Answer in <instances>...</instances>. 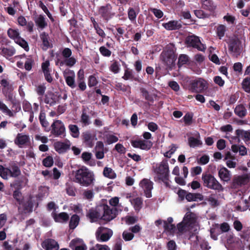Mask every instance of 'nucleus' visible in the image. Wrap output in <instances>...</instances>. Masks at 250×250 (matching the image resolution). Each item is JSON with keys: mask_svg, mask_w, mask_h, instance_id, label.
Masks as SVG:
<instances>
[{"mask_svg": "<svg viewBox=\"0 0 250 250\" xmlns=\"http://www.w3.org/2000/svg\"><path fill=\"white\" fill-rule=\"evenodd\" d=\"M94 180L93 173L85 167H83L75 172L74 181L82 186L88 187Z\"/></svg>", "mask_w": 250, "mask_h": 250, "instance_id": "1", "label": "nucleus"}, {"mask_svg": "<svg viewBox=\"0 0 250 250\" xmlns=\"http://www.w3.org/2000/svg\"><path fill=\"white\" fill-rule=\"evenodd\" d=\"M174 46L170 44L167 45L161 54V59L167 68L172 69L175 64L177 58Z\"/></svg>", "mask_w": 250, "mask_h": 250, "instance_id": "2", "label": "nucleus"}, {"mask_svg": "<svg viewBox=\"0 0 250 250\" xmlns=\"http://www.w3.org/2000/svg\"><path fill=\"white\" fill-rule=\"evenodd\" d=\"M202 180L204 187L214 190L218 192L224 191V188L218 181L210 173L205 172L202 175Z\"/></svg>", "mask_w": 250, "mask_h": 250, "instance_id": "3", "label": "nucleus"}, {"mask_svg": "<svg viewBox=\"0 0 250 250\" xmlns=\"http://www.w3.org/2000/svg\"><path fill=\"white\" fill-rule=\"evenodd\" d=\"M101 211L102 212L101 219L107 222L114 219L118 213L116 208L110 207L106 204L100 206Z\"/></svg>", "mask_w": 250, "mask_h": 250, "instance_id": "4", "label": "nucleus"}, {"mask_svg": "<svg viewBox=\"0 0 250 250\" xmlns=\"http://www.w3.org/2000/svg\"><path fill=\"white\" fill-rule=\"evenodd\" d=\"M98 12L103 20L106 22L115 16V13L113 11V6L109 3L100 6Z\"/></svg>", "mask_w": 250, "mask_h": 250, "instance_id": "5", "label": "nucleus"}, {"mask_svg": "<svg viewBox=\"0 0 250 250\" xmlns=\"http://www.w3.org/2000/svg\"><path fill=\"white\" fill-rule=\"evenodd\" d=\"M207 88V82L202 78L191 81L189 85V89L197 93H203Z\"/></svg>", "mask_w": 250, "mask_h": 250, "instance_id": "6", "label": "nucleus"}, {"mask_svg": "<svg viewBox=\"0 0 250 250\" xmlns=\"http://www.w3.org/2000/svg\"><path fill=\"white\" fill-rule=\"evenodd\" d=\"M228 49L229 52L233 53V56L237 58L242 51L241 41L236 38L230 39L228 42Z\"/></svg>", "mask_w": 250, "mask_h": 250, "instance_id": "7", "label": "nucleus"}, {"mask_svg": "<svg viewBox=\"0 0 250 250\" xmlns=\"http://www.w3.org/2000/svg\"><path fill=\"white\" fill-rule=\"evenodd\" d=\"M185 43L188 46L196 48L199 51H204L206 48L205 45L201 42L199 38L194 35L187 37Z\"/></svg>", "mask_w": 250, "mask_h": 250, "instance_id": "8", "label": "nucleus"}, {"mask_svg": "<svg viewBox=\"0 0 250 250\" xmlns=\"http://www.w3.org/2000/svg\"><path fill=\"white\" fill-rule=\"evenodd\" d=\"M113 235L112 230L108 228L100 227L97 229L95 235L96 239L99 242H106Z\"/></svg>", "mask_w": 250, "mask_h": 250, "instance_id": "9", "label": "nucleus"}, {"mask_svg": "<svg viewBox=\"0 0 250 250\" xmlns=\"http://www.w3.org/2000/svg\"><path fill=\"white\" fill-rule=\"evenodd\" d=\"M155 172L157 174V178L159 180L163 179H169V167L167 161H162L159 166L156 168Z\"/></svg>", "mask_w": 250, "mask_h": 250, "instance_id": "10", "label": "nucleus"}, {"mask_svg": "<svg viewBox=\"0 0 250 250\" xmlns=\"http://www.w3.org/2000/svg\"><path fill=\"white\" fill-rule=\"evenodd\" d=\"M51 133L55 137L65 136V128L63 123L60 120H56L51 125Z\"/></svg>", "mask_w": 250, "mask_h": 250, "instance_id": "11", "label": "nucleus"}, {"mask_svg": "<svg viewBox=\"0 0 250 250\" xmlns=\"http://www.w3.org/2000/svg\"><path fill=\"white\" fill-rule=\"evenodd\" d=\"M130 143L133 147L147 151L150 150L153 146L152 142L149 140H135L131 141Z\"/></svg>", "mask_w": 250, "mask_h": 250, "instance_id": "12", "label": "nucleus"}, {"mask_svg": "<svg viewBox=\"0 0 250 250\" xmlns=\"http://www.w3.org/2000/svg\"><path fill=\"white\" fill-rule=\"evenodd\" d=\"M249 178L250 176L248 174L235 176L231 184V188H236L242 185H246L249 182Z\"/></svg>", "mask_w": 250, "mask_h": 250, "instance_id": "13", "label": "nucleus"}, {"mask_svg": "<svg viewBox=\"0 0 250 250\" xmlns=\"http://www.w3.org/2000/svg\"><path fill=\"white\" fill-rule=\"evenodd\" d=\"M63 77L68 86L73 89L76 87L75 74L73 70L70 69L66 70L63 72Z\"/></svg>", "mask_w": 250, "mask_h": 250, "instance_id": "14", "label": "nucleus"}, {"mask_svg": "<svg viewBox=\"0 0 250 250\" xmlns=\"http://www.w3.org/2000/svg\"><path fill=\"white\" fill-rule=\"evenodd\" d=\"M140 185L143 188L146 197L150 198L152 196L151 190L153 189V182L149 179L145 178L141 181Z\"/></svg>", "mask_w": 250, "mask_h": 250, "instance_id": "15", "label": "nucleus"}, {"mask_svg": "<svg viewBox=\"0 0 250 250\" xmlns=\"http://www.w3.org/2000/svg\"><path fill=\"white\" fill-rule=\"evenodd\" d=\"M102 214V212L101 211L100 206H99L96 209H90L86 214V217L89 219L90 222L93 223L101 219Z\"/></svg>", "mask_w": 250, "mask_h": 250, "instance_id": "16", "label": "nucleus"}, {"mask_svg": "<svg viewBox=\"0 0 250 250\" xmlns=\"http://www.w3.org/2000/svg\"><path fill=\"white\" fill-rule=\"evenodd\" d=\"M42 247L45 250H59V245L54 239L48 238L44 240L41 244Z\"/></svg>", "mask_w": 250, "mask_h": 250, "instance_id": "17", "label": "nucleus"}, {"mask_svg": "<svg viewBox=\"0 0 250 250\" xmlns=\"http://www.w3.org/2000/svg\"><path fill=\"white\" fill-rule=\"evenodd\" d=\"M7 173H9L12 177H17L21 174V169L15 162L12 161L9 163V167H6Z\"/></svg>", "mask_w": 250, "mask_h": 250, "instance_id": "18", "label": "nucleus"}, {"mask_svg": "<svg viewBox=\"0 0 250 250\" xmlns=\"http://www.w3.org/2000/svg\"><path fill=\"white\" fill-rule=\"evenodd\" d=\"M83 143L87 147L92 148L94 146V136L89 131L83 132L82 135Z\"/></svg>", "mask_w": 250, "mask_h": 250, "instance_id": "19", "label": "nucleus"}, {"mask_svg": "<svg viewBox=\"0 0 250 250\" xmlns=\"http://www.w3.org/2000/svg\"><path fill=\"white\" fill-rule=\"evenodd\" d=\"M30 142L29 136L22 133H18L14 140L15 144L20 147Z\"/></svg>", "mask_w": 250, "mask_h": 250, "instance_id": "20", "label": "nucleus"}, {"mask_svg": "<svg viewBox=\"0 0 250 250\" xmlns=\"http://www.w3.org/2000/svg\"><path fill=\"white\" fill-rule=\"evenodd\" d=\"M21 205L23 207V209H21L20 206L18 208V212L20 214L22 215L27 213H31L33 211V203L31 199L28 200L26 203H23Z\"/></svg>", "mask_w": 250, "mask_h": 250, "instance_id": "21", "label": "nucleus"}, {"mask_svg": "<svg viewBox=\"0 0 250 250\" xmlns=\"http://www.w3.org/2000/svg\"><path fill=\"white\" fill-rule=\"evenodd\" d=\"M183 220L188 226L192 227L197 221V216L193 212H188L185 214Z\"/></svg>", "mask_w": 250, "mask_h": 250, "instance_id": "22", "label": "nucleus"}, {"mask_svg": "<svg viewBox=\"0 0 250 250\" xmlns=\"http://www.w3.org/2000/svg\"><path fill=\"white\" fill-rule=\"evenodd\" d=\"M34 21L39 29L42 30L48 25L47 19L44 16L39 15L34 18Z\"/></svg>", "mask_w": 250, "mask_h": 250, "instance_id": "23", "label": "nucleus"}, {"mask_svg": "<svg viewBox=\"0 0 250 250\" xmlns=\"http://www.w3.org/2000/svg\"><path fill=\"white\" fill-rule=\"evenodd\" d=\"M218 176L221 181L229 182L231 177L230 171L226 167H222L218 171Z\"/></svg>", "mask_w": 250, "mask_h": 250, "instance_id": "24", "label": "nucleus"}, {"mask_svg": "<svg viewBox=\"0 0 250 250\" xmlns=\"http://www.w3.org/2000/svg\"><path fill=\"white\" fill-rule=\"evenodd\" d=\"M59 102V98L52 92H48L45 96L44 102L50 106H53Z\"/></svg>", "mask_w": 250, "mask_h": 250, "instance_id": "25", "label": "nucleus"}, {"mask_svg": "<svg viewBox=\"0 0 250 250\" xmlns=\"http://www.w3.org/2000/svg\"><path fill=\"white\" fill-rule=\"evenodd\" d=\"M70 144L64 142H57L54 144L55 150L59 153H64L70 149Z\"/></svg>", "mask_w": 250, "mask_h": 250, "instance_id": "26", "label": "nucleus"}, {"mask_svg": "<svg viewBox=\"0 0 250 250\" xmlns=\"http://www.w3.org/2000/svg\"><path fill=\"white\" fill-rule=\"evenodd\" d=\"M52 216L56 222H66L69 219L68 214L65 212L57 214L55 211H53L52 213Z\"/></svg>", "mask_w": 250, "mask_h": 250, "instance_id": "27", "label": "nucleus"}, {"mask_svg": "<svg viewBox=\"0 0 250 250\" xmlns=\"http://www.w3.org/2000/svg\"><path fill=\"white\" fill-rule=\"evenodd\" d=\"M163 27L168 30L179 29L182 27V24L177 21H170L167 23H163Z\"/></svg>", "mask_w": 250, "mask_h": 250, "instance_id": "28", "label": "nucleus"}, {"mask_svg": "<svg viewBox=\"0 0 250 250\" xmlns=\"http://www.w3.org/2000/svg\"><path fill=\"white\" fill-rule=\"evenodd\" d=\"M40 36L41 40L42 42L43 49L46 50L47 49L52 47V44L49 42V37L47 33L43 32L40 34Z\"/></svg>", "mask_w": 250, "mask_h": 250, "instance_id": "29", "label": "nucleus"}, {"mask_svg": "<svg viewBox=\"0 0 250 250\" xmlns=\"http://www.w3.org/2000/svg\"><path fill=\"white\" fill-rule=\"evenodd\" d=\"M15 53L16 50L12 46L8 47H1L0 48V54L5 57H12Z\"/></svg>", "mask_w": 250, "mask_h": 250, "instance_id": "30", "label": "nucleus"}, {"mask_svg": "<svg viewBox=\"0 0 250 250\" xmlns=\"http://www.w3.org/2000/svg\"><path fill=\"white\" fill-rule=\"evenodd\" d=\"M202 7L205 10L212 12L216 9V6L212 0H201Z\"/></svg>", "mask_w": 250, "mask_h": 250, "instance_id": "31", "label": "nucleus"}, {"mask_svg": "<svg viewBox=\"0 0 250 250\" xmlns=\"http://www.w3.org/2000/svg\"><path fill=\"white\" fill-rule=\"evenodd\" d=\"M130 202L136 212H139L141 210L143 204V200L141 197H137L133 198L130 200Z\"/></svg>", "mask_w": 250, "mask_h": 250, "instance_id": "32", "label": "nucleus"}, {"mask_svg": "<svg viewBox=\"0 0 250 250\" xmlns=\"http://www.w3.org/2000/svg\"><path fill=\"white\" fill-rule=\"evenodd\" d=\"M234 111L237 116L241 118L246 116L247 114V111L245 106L242 104L236 105Z\"/></svg>", "mask_w": 250, "mask_h": 250, "instance_id": "33", "label": "nucleus"}, {"mask_svg": "<svg viewBox=\"0 0 250 250\" xmlns=\"http://www.w3.org/2000/svg\"><path fill=\"white\" fill-rule=\"evenodd\" d=\"M203 198V196L199 193L188 192L186 196V200L188 202L202 201Z\"/></svg>", "mask_w": 250, "mask_h": 250, "instance_id": "34", "label": "nucleus"}, {"mask_svg": "<svg viewBox=\"0 0 250 250\" xmlns=\"http://www.w3.org/2000/svg\"><path fill=\"white\" fill-rule=\"evenodd\" d=\"M139 90L141 93L142 97L146 101L153 103L154 99L153 95L149 93V92L144 87H140Z\"/></svg>", "mask_w": 250, "mask_h": 250, "instance_id": "35", "label": "nucleus"}, {"mask_svg": "<svg viewBox=\"0 0 250 250\" xmlns=\"http://www.w3.org/2000/svg\"><path fill=\"white\" fill-rule=\"evenodd\" d=\"M236 134L238 136H241L245 142L250 141V132L249 131L237 129L236 130Z\"/></svg>", "mask_w": 250, "mask_h": 250, "instance_id": "36", "label": "nucleus"}, {"mask_svg": "<svg viewBox=\"0 0 250 250\" xmlns=\"http://www.w3.org/2000/svg\"><path fill=\"white\" fill-rule=\"evenodd\" d=\"M241 86L245 92L250 94V76L247 77L243 80Z\"/></svg>", "mask_w": 250, "mask_h": 250, "instance_id": "37", "label": "nucleus"}, {"mask_svg": "<svg viewBox=\"0 0 250 250\" xmlns=\"http://www.w3.org/2000/svg\"><path fill=\"white\" fill-rule=\"evenodd\" d=\"M103 175L104 177L113 179L116 177V173L110 167H105L103 170Z\"/></svg>", "mask_w": 250, "mask_h": 250, "instance_id": "38", "label": "nucleus"}, {"mask_svg": "<svg viewBox=\"0 0 250 250\" xmlns=\"http://www.w3.org/2000/svg\"><path fill=\"white\" fill-rule=\"evenodd\" d=\"M80 217L77 214L73 215L69 221V227L71 229H74L79 224Z\"/></svg>", "mask_w": 250, "mask_h": 250, "instance_id": "39", "label": "nucleus"}, {"mask_svg": "<svg viewBox=\"0 0 250 250\" xmlns=\"http://www.w3.org/2000/svg\"><path fill=\"white\" fill-rule=\"evenodd\" d=\"M189 61L188 56L186 54H180L178 57L177 65L179 68L188 63Z\"/></svg>", "mask_w": 250, "mask_h": 250, "instance_id": "40", "label": "nucleus"}, {"mask_svg": "<svg viewBox=\"0 0 250 250\" xmlns=\"http://www.w3.org/2000/svg\"><path fill=\"white\" fill-rule=\"evenodd\" d=\"M68 128L70 132L71 136L75 138L79 137L80 135L79 128L76 125H69Z\"/></svg>", "mask_w": 250, "mask_h": 250, "instance_id": "41", "label": "nucleus"}, {"mask_svg": "<svg viewBox=\"0 0 250 250\" xmlns=\"http://www.w3.org/2000/svg\"><path fill=\"white\" fill-rule=\"evenodd\" d=\"M13 197L17 201L18 204H19L20 206L22 204L23 197L21 192L20 191V189H17L13 192Z\"/></svg>", "mask_w": 250, "mask_h": 250, "instance_id": "42", "label": "nucleus"}, {"mask_svg": "<svg viewBox=\"0 0 250 250\" xmlns=\"http://www.w3.org/2000/svg\"><path fill=\"white\" fill-rule=\"evenodd\" d=\"M188 143L189 146L193 148L202 145V142L200 140L193 137H190L188 138Z\"/></svg>", "mask_w": 250, "mask_h": 250, "instance_id": "43", "label": "nucleus"}, {"mask_svg": "<svg viewBox=\"0 0 250 250\" xmlns=\"http://www.w3.org/2000/svg\"><path fill=\"white\" fill-rule=\"evenodd\" d=\"M7 35L10 39H13L15 42L20 37L19 30L12 28H9L8 30Z\"/></svg>", "mask_w": 250, "mask_h": 250, "instance_id": "44", "label": "nucleus"}, {"mask_svg": "<svg viewBox=\"0 0 250 250\" xmlns=\"http://www.w3.org/2000/svg\"><path fill=\"white\" fill-rule=\"evenodd\" d=\"M28 179L25 176H22L20 179L16 181L14 186L15 188L18 189H20L22 188L23 185H24L27 184Z\"/></svg>", "mask_w": 250, "mask_h": 250, "instance_id": "45", "label": "nucleus"}, {"mask_svg": "<svg viewBox=\"0 0 250 250\" xmlns=\"http://www.w3.org/2000/svg\"><path fill=\"white\" fill-rule=\"evenodd\" d=\"M39 7L42 9V10L44 11V12L47 15L48 17L51 20L52 22H54L55 20L49 11L47 7L43 4L42 1L40 0L39 2Z\"/></svg>", "mask_w": 250, "mask_h": 250, "instance_id": "46", "label": "nucleus"}, {"mask_svg": "<svg viewBox=\"0 0 250 250\" xmlns=\"http://www.w3.org/2000/svg\"><path fill=\"white\" fill-rule=\"evenodd\" d=\"M76 62V60L74 57H69L68 58L65 59L64 62H61L60 64L61 66L65 64L66 66L72 67L73 66Z\"/></svg>", "mask_w": 250, "mask_h": 250, "instance_id": "47", "label": "nucleus"}, {"mask_svg": "<svg viewBox=\"0 0 250 250\" xmlns=\"http://www.w3.org/2000/svg\"><path fill=\"white\" fill-rule=\"evenodd\" d=\"M84 243L83 239L80 238H75L72 239L69 243V247L72 250H75V248L77 246L81 245Z\"/></svg>", "mask_w": 250, "mask_h": 250, "instance_id": "48", "label": "nucleus"}, {"mask_svg": "<svg viewBox=\"0 0 250 250\" xmlns=\"http://www.w3.org/2000/svg\"><path fill=\"white\" fill-rule=\"evenodd\" d=\"M15 42L24 48L25 51H27L29 50V46L27 42L23 38H21V36Z\"/></svg>", "mask_w": 250, "mask_h": 250, "instance_id": "49", "label": "nucleus"}, {"mask_svg": "<svg viewBox=\"0 0 250 250\" xmlns=\"http://www.w3.org/2000/svg\"><path fill=\"white\" fill-rule=\"evenodd\" d=\"M122 78L125 80L134 79L135 81H137V79L134 77L132 70H129V69H126L125 70L124 75Z\"/></svg>", "mask_w": 250, "mask_h": 250, "instance_id": "50", "label": "nucleus"}, {"mask_svg": "<svg viewBox=\"0 0 250 250\" xmlns=\"http://www.w3.org/2000/svg\"><path fill=\"white\" fill-rule=\"evenodd\" d=\"M81 122L85 125H88L90 124L89 117L87 115L85 110L83 111L81 116Z\"/></svg>", "mask_w": 250, "mask_h": 250, "instance_id": "51", "label": "nucleus"}, {"mask_svg": "<svg viewBox=\"0 0 250 250\" xmlns=\"http://www.w3.org/2000/svg\"><path fill=\"white\" fill-rule=\"evenodd\" d=\"M54 163L53 157L51 156H48L42 161V165L47 167H52Z\"/></svg>", "mask_w": 250, "mask_h": 250, "instance_id": "52", "label": "nucleus"}, {"mask_svg": "<svg viewBox=\"0 0 250 250\" xmlns=\"http://www.w3.org/2000/svg\"><path fill=\"white\" fill-rule=\"evenodd\" d=\"M164 228L165 231L171 233H173L176 229L174 224H168L166 221H164Z\"/></svg>", "mask_w": 250, "mask_h": 250, "instance_id": "53", "label": "nucleus"}, {"mask_svg": "<svg viewBox=\"0 0 250 250\" xmlns=\"http://www.w3.org/2000/svg\"><path fill=\"white\" fill-rule=\"evenodd\" d=\"M128 17L129 20L131 21H134L136 20L137 13L135 12L133 8L129 7L128 9Z\"/></svg>", "mask_w": 250, "mask_h": 250, "instance_id": "54", "label": "nucleus"}, {"mask_svg": "<svg viewBox=\"0 0 250 250\" xmlns=\"http://www.w3.org/2000/svg\"><path fill=\"white\" fill-rule=\"evenodd\" d=\"M226 26L224 25H219L217 28L216 32L217 36L219 37L220 39L224 36L226 32Z\"/></svg>", "mask_w": 250, "mask_h": 250, "instance_id": "55", "label": "nucleus"}, {"mask_svg": "<svg viewBox=\"0 0 250 250\" xmlns=\"http://www.w3.org/2000/svg\"><path fill=\"white\" fill-rule=\"evenodd\" d=\"M8 98L13 104L12 107L15 108V110L17 111H19L21 109L20 104L19 103L16 102L13 100V95L11 94H9L8 96Z\"/></svg>", "mask_w": 250, "mask_h": 250, "instance_id": "56", "label": "nucleus"}, {"mask_svg": "<svg viewBox=\"0 0 250 250\" xmlns=\"http://www.w3.org/2000/svg\"><path fill=\"white\" fill-rule=\"evenodd\" d=\"M92 156L91 153L85 151L82 154L81 158L85 164H88L91 159Z\"/></svg>", "mask_w": 250, "mask_h": 250, "instance_id": "57", "label": "nucleus"}, {"mask_svg": "<svg viewBox=\"0 0 250 250\" xmlns=\"http://www.w3.org/2000/svg\"><path fill=\"white\" fill-rule=\"evenodd\" d=\"M98 81L94 75H90L88 78V85L89 87L96 86L98 84Z\"/></svg>", "mask_w": 250, "mask_h": 250, "instance_id": "58", "label": "nucleus"}, {"mask_svg": "<svg viewBox=\"0 0 250 250\" xmlns=\"http://www.w3.org/2000/svg\"><path fill=\"white\" fill-rule=\"evenodd\" d=\"M99 51L101 54L104 57H109L111 54V52L105 46H102L100 47Z\"/></svg>", "mask_w": 250, "mask_h": 250, "instance_id": "59", "label": "nucleus"}, {"mask_svg": "<svg viewBox=\"0 0 250 250\" xmlns=\"http://www.w3.org/2000/svg\"><path fill=\"white\" fill-rule=\"evenodd\" d=\"M193 115L187 113L183 117L184 122L186 125H190L192 123Z\"/></svg>", "mask_w": 250, "mask_h": 250, "instance_id": "60", "label": "nucleus"}, {"mask_svg": "<svg viewBox=\"0 0 250 250\" xmlns=\"http://www.w3.org/2000/svg\"><path fill=\"white\" fill-rule=\"evenodd\" d=\"M46 86L44 84H40L36 88V92L38 95L42 96L44 94L46 90Z\"/></svg>", "mask_w": 250, "mask_h": 250, "instance_id": "61", "label": "nucleus"}, {"mask_svg": "<svg viewBox=\"0 0 250 250\" xmlns=\"http://www.w3.org/2000/svg\"><path fill=\"white\" fill-rule=\"evenodd\" d=\"M34 61L31 58H27L24 63V68L27 71L31 70Z\"/></svg>", "mask_w": 250, "mask_h": 250, "instance_id": "62", "label": "nucleus"}, {"mask_svg": "<svg viewBox=\"0 0 250 250\" xmlns=\"http://www.w3.org/2000/svg\"><path fill=\"white\" fill-rule=\"evenodd\" d=\"M115 149L120 154H125L126 152L125 148L121 144H117L115 146Z\"/></svg>", "mask_w": 250, "mask_h": 250, "instance_id": "63", "label": "nucleus"}, {"mask_svg": "<svg viewBox=\"0 0 250 250\" xmlns=\"http://www.w3.org/2000/svg\"><path fill=\"white\" fill-rule=\"evenodd\" d=\"M213 81L215 84L218 85L220 87L223 86L225 84V81L219 76H215L213 78Z\"/></svg>", "mask_w": 250, "mask_h": 250, "instance_id": "64", "label": "nucleus"}]
</instances>
